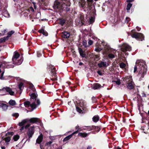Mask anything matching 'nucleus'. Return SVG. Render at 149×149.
Listing matches in <instances>:
<instances>
[{
	"label": "nucleus",
	"instance_id": "nucleus-54",
	"mask_svg": "<svg viewBox=\"0 0 149 149\" xmlns=\"http://www.w3.org/2000/svg\"><path fill=\"white\" fill-rule=\"evenodd\" d=\"M53 142V141H50L49 142H48L47 143V145H49L51 144Z\"/></svg>",
	"mask_w": 149,
	"mask_h": 149
},
{
	"label": "nucleus",
	"instance_id": "nucleus-33",
	"mask_svg": "<svg viewBox=\"0 0 149 149\" xmlns=\"http://www.w3.org/2000/svg\"><path fill=\"white\" fill-rule=\"evenodd\" d=\"M19 136L18 135H14L13 137V139L15 141H17L19 139Z\"/></svg>",
	"mask_w": 149,
	"mask_h": 149
},
{
	"label": "nucleus",
	"instance_id": "nucleus-36",
	"mask_svg": "<svg viewBox=\"0 0 149 149\" xmlns=\"http://www.w3.org/2000/svg\"><path fill=\"white\" fill-rule=\"evenodd\" d=\"M4 140L6 142H9L10 140V136H8L6 137L4 139Z\"/></svg>",
	"mask_w": 149,
	"mask_h": 149
},
{
	"label": "nucleus",
	"instance_id": "nucleus-44",
	"mask_svg": "<svg viewBox=\"0 0 149 149\" xmlns=\"http://www.w3.org/2000/svg\"><path fill=\"white\" fill-rule=\"evenodd\" d=\"M94 127H93V130H95L98 132L100 130V129L98 127L95 126H94Z\"/></svg>",
	"mask_w": 149,
	"mask_h": 149
},
{
	"label": "nucleus",
	"instance_id": "nucleus-26",
	"mask_svg": "<svg viewBox=\"0 0 149 149\" xmlns=\"http://www.w3.org/2000/svg\"><path fill=\"white\" fill-rule=\"evenodd\" d=\"M95 18L94 17H91L89 18V24H91L93 23L94 22Z\"/></svg>",
	"mask_w": 149,
	"mask_h": 149
},
{
	"label": "nucleus",
	"instance_id": "nucleus-3",
	"mask_svg": "<svg viewBox=\"0 0 149 149\" xmlns=\"http://www.w3.org/2000/svg\"><path fill=\"white\" fill-rule=\"evenodd\" d=\"M19 56L20 55L17 52L15 51L14 52L12 58L14 64L18 65L22 63L23 61V59L21 58L19 59H18Z\"/></svg>",
	"mask_w": 149,
	"mask_h": 149
},
{
	"label": "nucleus",
	"instance_id": "nucleus-2",
	"mask_svg": "<svg viewBox=\"0 0 149 149\" xmlns=\"http://www.w3.org/2000/svg\"><path fill=\"white\" fill-rule=\"evenodd\" d=\"M30 91L31 92H33L31 95V102L30 107L32 110L35 109L40 104V100L37 99V96L35 93L36 91L35 88L33 84L30 85Z\"/></svg>",
	"mask_w": 149,
	"mask_h": 149
},
{
	"label": "nucleus",
	"instance_id": "nucleus-31",
	"mask_svg": "<svg viewBox=\"0 0 149 149\" xmlns=\"http://www.w3.org/2000/svg\"><path fill=\"white\" fill-rule=\"evenodd\" d=\"M8 36L5 37L0 39V43H2L8 39Z\"/></svg>",
	"mask_w": 149,
	"mask_h": 149
},
{
	"label": "nucleus",
	"instance_id": "nucleus-51",
	"mask_svg": "<svg viewBox=\"0 0 149 149\" xmlns=\"http://www.w3.org/2000/svg\"><path fill=\"white\" fill-rule=\"evenodd\" d=\"M50 139L52 140H54L55 139V137L54 136H51L50 137Z\"/></svg>",
	"mask_w": 149,
	"mask_h": 149
},
{
	"label": "nucleus",
	"instance_id": "nucleus-60",
	"mask_svg": "<svg viewBox=\"0 0 149 149\" xmlns=\"http://www.w3.org/2000/svg\"><path fill=\"white\" fill-rule=\"evenodd\" d=\"M92 147L91 146H89L88 147L87 149H91Z\"/></svg>",
	"mask_w": 149,
	"mask_h": 149
},
{
	"label": "nucleus",
	"instance_id": "nucleus-23",
	"mask_svg": "<svg viewBox=\"0 0 149 149\" xmlns=\"http://www.w3.org/2000/svg\"><path fill=\"white\" fill-rule=\"evenodd\" d=\"M75 129L76 130V131L74 132L72 134H74L77 133L79 130L80 131H81L82 130L80 128H79V126L78 125L76 126V127H75Z\"/></svg>",
	"mask_w": 149,
	"mask_h": 149
},
{
	"label": "nucleus",
	"instance_id": "nucleus-29",
	"mask_svg": "<svg viewBox=\"0 0 149 149\" xmlns=\"http://www.w3.org/2000/svg\"><path fill=\"white\" fill-rule=\"evenodd\" d=\"M39 32L42 33L44 35L47 36L48 35V33L44 29H41L39 30Z\"/></svg>",
	"mask_w": 149,
	"mask_h": 149
},
{
	"label": "nucleus",
	"instance_id": "nucleus-30",
	"mask_svg": "<svg viewBox=\"0 0 149 149\" xmlns=\"http://www.w3.org/2000/svg\"><path fill=\"white\" fill-rule=\"evenodd\" d=\"M9 104L11 106H14L16 104V102L15 100H10L9 102Z\"/></svg>",
	"mask_w": 149,
	"mask_h": 149
},
{
	"label": "nucleus",
	"instance_id": "nucleus-5",
	"mask_svg": "<svg viewBox=\"0 0 149 149\" xmlns=\"http://www.w3.org/2000/svg\"><path fill=\"white\" fill-rule=\"evenodd\" d=\"M1 93H4L3 95H5L7 94H8L11 95H14L15 94V92L12 90L10 88L6 86L3 88L1 90Z\"/></svg>",
	"mask_w": 149,
	"mask_h": 149
},
{
	"label": "nucleus",
	"instance_id": "nucleus-40",
	"mask_svg": "<svg viewBox=\"0 0 149 149\" xmlns=\"http://www.w3.org/2000/svg\"><path fill=\"white\" fill-rule=\"evenodd\" d=\"M108 56L110 58H112L115 57L114 55L112 54H108Z\"/></svg>",
	"mask_w": 149,
	"mask_h": 149
},
{
	"label": "nucleus",
	"instance_id": "nucleus-10",
	"mask_svg": "<svg viewBox=\"0 0 149 149\" xmlns=\"http://www.w3.org/2000/svg\"><path fill=\"white\" fill-rule=\"evenodd\" d=\"M121 50L123 52H125L126 51H130L131 50V48L127 44H125L123 45L121 48Z\"/></svg>",
	"mask_w": 149,
	"mask_h": 149
},
{
	"label": "nucleus",
	"instance_id": "nucleus-55",
	"mask_svg": "<svg viewBox=\"0 0 149 149\" xmlns=\"http://www.w3.org/2000/svg\"><path fill=\"white\" fill-rule=\"evenodd\" d=\"M97 0H94V1H97ZM94 1V0H87V1H88V2H89V3H92L93 1Z\"/></svg>",
	"mask_w": 149,
	"mask_h": 149
},
{
	"label": "nucleus",
	"instance_id": "nucleus-9",
	"mask_svg": "<svg viewBox=\"0 0 149 149\" xmlns=\"http://www.w3.org/2000/svg\"><path fill=\"white\" fill-rule=\"evenodd\" d=\"M47 68L48 69H49L50 70H51V72H52V74H52L53 76H52V77H53L54 76V77L52 78L51 79L52 80H56L57 79V77L55 74V70L54 68V67L52 65H48Z\"/></svg>",
	"mask_w": 149,
	"mask_h": 149
},
{
	"label": "nucleus",
	"instance_id": "nucleus-6",
	"mask_svg": "<svg viewBox=\"0 0 149 149\" xmlns=\"http://www.w3.org/2000/svg\"><path fill=\"white\" fill-rule=\"evenodd\" d=\"M127 83V87L129 89H132L134 87V84L132 81L131 77L130 76L127 77L126 79Z\"/></svg>",
	"mask_w": 149,
	"mask_h": 149
},
{
	"label": "nucleus",
	"instance_id": "nucleus-25",
	"mask_svg": "<svg viewBox=\"0 0 149 149\" xmlns=\"http://www.w3.org/2000/svg\"><path fill=\"white\" fill-rule=\"evenodd\" d=\"M88 135V134L85 132H84L83 133L79 132L78 133V135L82 137H86Z\"/></svg>",
	"mask_w": 149,
	"mask_h": 149
},
{
	"label": "nucleus",
	"instance_id": "nucleus-22",
	"mask_svg": "<svg viewBox=\"0 0 149 149\" xmlns=\"http://www.w3.org/2000/svg\"><path fill=\"white\" fill-rule=\"evenodd\" d=\"M5 65L6 67L8 68H13L14 66L10 62L6 63L5 64Z\"/></svg>",
	"mask_w": 149,
	"mask_h": 149
},
{
	"label": "nucleus",
	"instance_id": "nucleus-34",
	"mask_svg": "<svg viewBox=\"0 0 149 149\" xmlns=\"http://www.w3.org/2000/svg\"><path fill=\"white\" fill-rule=\"evenodd\" d=\"M24 104L25 106L27 107L29 106H30L31 102H29V101H26L24 102Z\"/></svg>",
	"mask_w": 149,
	"mask_h": 149
},
{
	"label": "nucleus",
	"instance_id": "nucleus-38",
	"mask_svg": "<svg viewBox=\"0 0 149 149\" xmlns=\"http://www.w3.org/2000/svg\"><path fill=\"white\" fill-rule=\"evenodd\" d=\"M132 6V4L130 3H128L126 9L127 10H129Z\"/></svg>",
	"mask_w": 149,
	"mask_h": 149
},
{
	"label": "nucleus",
	"instance_id": "nucleus-18",
	"mask_svg": "<svg viewBox=\"0 0 149 149\" xmlns=\"http://www.w3.org/2000/svg\"><path fill=\"white\" fill-rule=\"evenodd\" d=\"M97 40V38L95 37H92L91 38L89 39L88 41V46L92 45L93 42V40Z\"/></svg>",
	"mask_w": 149,
	"mask_h": 149
},
{
	"label": "nucleus",
	"instance_id": "nucleus-24",
	"mask_svg": "<svg viewBox=\"0 0 149 149\" xmlns=\"http://www.w3.org/2000/svg\"><path fill=\"white\" fill-rule=\"evenodd\" d=\"M94 122H97L99 119V117L98 116H95L92 118Z\"/></svg>",
	"mask_w": 149,
	"mask_h": 149
},
{
	"label": "nucleus",
	"instance_id": "nucleus-53",
	"mask_svg": "<svg viewBox=\"0 0 149 149\" xmlns=\"http://www.w3.org/2000/svg\"><path fill=\"white\" fill-rule=\"evenodd\" d=\"M30 125V124H28L26 125L25 126V128L26 129L27 128L29 127Z\"/></svg>",
	"mask_w": 149,
	"mask_h": 149
},
{
	"label": "nucleus",
	"instance_id": "nucleus-48",
	"mask_svg": "<svg viewBox=\"0 0 149 149\" xmlns=\"http://www.w3.org/2000/svg\"><path fill=\"white\" fill-rule=\"evenodd\" d=\"M130 18L128 17H127L126 18V22H128L130 21Z\"/></svg>",
	"mask_w": 149,
	"mask_h": 149
},
{
	"label": "nucleus",
	"instance_id": "nucleus-47",
	"mask_svg": "<svg viewBox=\"0 0 149 149\" xmlns=\"http://www.w3.org/2000/svg\"><path fill=\"white\" fill-rule=\"evenodd\" d=\"M14 133L13 132H8L7 134H6V135L7 136V135H10L11 136H12V135H13Z\"/></svg>",
	"mask_w": 149,
	"mask_h": 149
},
{
	"label": "nucleus",
	"instance_id": "nucleus-35",
	"mask_svg": "<svg viewBox=\"0 0 149 149\" xmlns=\"http://www.w3.org/2000/svg\"><path fill=\"white\" fill-rule=\"evenodd\" d=\"M3 16L6 17H10V15L7 11H5L3 13Z\"/></svg>",
	"mask_w": 149,
	"mask_h": 149
},
{
	"label": "nucleus",
	"instance_id": "nucleus-46",
	"mask_svg": "<svg viewBox=\"0 0 149 149\" xmlns=\"http://www.w3.org/2000/svg\"><path fill=\"white\" fill-rule=\"evenodd\" d=\"M83 45L85 47H88V45H87V42L86 41H83Z\"/></svg>",
	"mask_w": 149,
	"mask_h": 149
},
{
	"label": "nucleus",
	"instance_id": "nucleus-59",
	"mask_svg": "<svg viewBox=\"0 0 149 149\" xmlns=\"http://www.w3.org/2000/svg\"><path fill=\"white\" fill-rule=\"evenodd\" d=\"M40 13H38L37 14V15H38V16H39V17H37V18H39V17L40 16Z\"/></svg>",
	"mask_w": 149,
	"mask_h": 149
},
{
	"label": "nucleus",
	"instance_id": "nucleus-37",
	"mask_svg": "<svg viewBox=\"0 0 149 149\" xmlns=\"http://www.w3.org/2000/svg\"><path fill=\"white\" fill-rule=\"evenodd\" d=\"M18 86H19V88L20 90H21L22 89V88H23L24 87L23 84L22 82L20 83L19 84Z\"/></svg>",
	"mask_w": 149,
	"mask_h": 149
},
{
	"label": "nucleus",
	"instance_id": "nucleus-13",
	"mask_svg": "<svg viewBox=\"0 0 149 149\" xmlns=\"http://www.w3.org/2000/svg\"><path fill=\"white\" fill-rule=\"evenodd\" d=\"M98 65L100 68L102 67H107L108 66V64L106 62L101 61L100 63L98 64Z\"/></svg>",
	"mask_w": 149,
	"mask_h": 149
},
{
	"label": "nucleus",
	"instance_id": "nucleus-43",
	"mask_svg": "<svg viewBox=\"0 0 149 149\" xmlns=\"http://www.w3.org/2000/svg\"><path fill=\"white\" fill-rule=\"evenodd\" d=\"M102 49V48L99 47H97L95 49V50L96 52H98L101 51Z\"/></svg>",
	"mask_w": 149,
	"mask_h": 149
},
{
	"label": "nucleus",
	"instance_id": "nucleus-21",
	"mask_svg": "<svg viewBox=\"0 0 149 149\" xmlns=\"http://www.w3.org/2000/svg\"><path fill=\"white\" fill-rule=\"evenodd\" d=\"M79 52L80 55L83 57H85L86 54L84 53V52L81 48H79Z\"/></svg>",
	"mask_w": 149,
	"mask_h": 149
},
{
	"label": "nucleus",
	"instance_id": "nucleus-7",
	"mask_svg": "<svg viewBox=\"0 0 149 149\" xmlns=\"http://www.w3.org/2000/svg\"><path fill=\"white\" fill-rule=\"evenodd\" d=\"M35 126H32L30 127L28 129L27 134L29 139L31 138L35 132Z\"/></svg>",
	"mask_w": 149,
	"mask_h": 149
},
{
	"label": "nucleus",
	"instance_id": "nucleus-39",
	"mask_svg": "<svg viewBox=\"0 0 149 149\" xmlns=\"http://www.w3.org/2000/svg\"><path fill=\"white\" fill-rule=\"evenodd\" d=\"M65 22V19H61L59 22V23L62 26H63Z\"/></svg>",
	"mask_w": 149,
	"mask_h": 149
},
{
	"label": "nucleus",
	"instance_id": "nucleus-58",
	"mask_svg": "<svg viewBox=\"0 0 149 149\" xmlns=\"http://www.w3.org/2000/svg\"><path fill=\"white\" fill-rule=\"evenodd\" d=\"M98 74L100 75H102V74L101 71H97Z\"/></svg>",
	"mask_w": 149,
	"mask_h": 149
},
{
	"label": "nucleus",
	"instance_id": "nucleus-16",
	"mask_svg": "<svg viewBox=\"0 0 149 149\" xmlns=\"http://www.w3.org/2000/svg\"><path fill=\"white\" fill-rule=\"evenodd\" d=\"M79 3V6L80 7L84 8L86 7V2L84 0H81Z\"/></svg>",
	"mask_w": 149,
	"mask_h": 149
},
{
	"label": "nucleus",
	"instance_id": "nucleus-15",
	"mask_svg": "<svg viewBox=\"0 0 149 149\" xmlns=\"http://www.w3.org/2000/svg\"><path fill=\"white\" fill-rule=\"evenodd\" d=\"M29 121L32 123H36L38 122V118H32L30 119L28 118V122Z\"/></svg>",
	"mask_w": 149,
	"mask_h": 149
},
{
	"label": "nucleus",
	"instance_id": "nucleus-27",
	"mask_svg": "<svg viewBox=\"0 0 149 149\" xmlns=\"http://www.w3.org/2000/svg\"><path fill=\"white\" fill-rule=\"evenodd\" d=\"M74 134H72V133L70 135H69L66 137H65L63 140V141H68L69 139H70L71 137H72L73 135Z\"/></svg>",
	"mask_w": 149,
	"mask_h": 149
},
{
	"label": "nucleus",
	"instance_id": "nucleus-61",
	"mask_svg": "<svg viewBox=\"0 0 149 149\" xmlns=\"http://www.w3.org/2000/svg\"><path fill=\"white\" fill-rule=\"evenodd\" d=\"M6 30H4L3 31H2V33H5L6 32Z\"/></svg>",
	"mask_w": 149,
	"mask_h": 149
},
{
	"label": "nucleus",
	"instance_id": "nucleus-45",
	"mask_svg": "<svg viewBox=\"0 0 149 149\" xmlns=\"http://www.w3.org/2000/svg\"><path fill=\"white\" fill-rule=\"evenodd\" d=\"M12 116L14 117H15L17 118L19 116V114L17 113H13L12 115Z\"/></svg>",
	"mask_w": 149,
	"mask_h": 149
},
{
	"label": "nucleus",
	"instance_id": "nucleus-52",
	"mask_svg": "<svg viewBox=\"0 0 149 149\" xmlns=\"http://www.w3.org/2000/svg\"><path fill=\"white\" fill-rule=\"evenodd\" d=\"M37 54V56L38 57H40L42 55L39 52H38Z\"/></svg>",
	"mask_w": 149,
	"mask_h": 149
},
{
	"label": "nucleus",
	"instance_id": "nucleus-41",
	"mask_svg": "<svg viewBox=\"0 0 149 149\" xmlns=\"http://www.w3.org/2000/svg\"><path fill=\"white\" fill-rule=\"evenodd\" d=\"M125 66H126V65H125V64L123 63H120V68H124L125 67Z\"/></svg>",
	"mask_w": 149,
	"mask_h": 149
},
{
	"label": "nucleus",
	"instance_id": "nucleus-8",
	"mask_svg": "<svg viewBox=\"0 0 149 149\" xmlns=\"http://www.w3.org/2000/svg\"><path fill=\"white\" fill-rule=\"evenodd\" d=\"M65 6V4L64 3L63 4H61V3L57 1H56L54 2L53 8L54 9H58L59 10H62V9L64 8L63 7Z\"/></svg>",
	"mask_w": 149,
	"mask_h": 149
},
{
	"label": "nucleus",
	"instance_id": "nucleus-62",
	"mask_svg": "<svg viewBox=\"0 0 149 149\" xmlns=\"http://www.w3.org/2000/svg\"><path fill=\"white\" fill-rule=\"evenodd\" d=\"M136 28L137 29L138 31H139L141 30V28H139L138 27H137Z\"/></svg>",
	"mask_w": 149,
	"mask_h": 149
},
{
	"label": "nucleus",
	"instance_id": "nucleus-42",
	"mask_svg": "<svg viewBox=\"0 0 149 149\" xmlns=\"http://www.w3.org/2000/svg\"><path fill=\"white\" fill-rule=\"evenodd\" d=\"M14 33V31H11L9 32L8 33V36L9 37L11 36L12 34H13Z\"/></svg>",
	"mask_w": 149,
	"mask_h": 149
},
{
	"label": "nucleus",
	"instance_id": "nucleus-64",
	"mask_svg": "<svg viewBox=\"0 0 149 149\" xmlns=\"http://www.w3.org/2000/svg\"><path fill=\"white\" fill-rule=\"evenodd\" d=\"M134 0H128L127 1L129 2H131L132 1H133Z\"/></svg>",
	"mask_w": 149,
	"mask_h": 149
},
{
	"label": "nucleus",
	"instance_id": "nucleus-49",
	"mask_svg": "<svg viewBox=\"0 0 149 149\" xmlns=\"http://www.w3.org/2000/svg\"><path fill=\"white\" fill-rule=\"evenodd\" d=\"M116 84L118 85H119L120 84V80H117V81H115Z\"/></svg>",
	"mask_w": 149,
	"mask_h": 149
},
{
	"label": "nucleus",
	"instance_id": "nucleus-12",
	"mask_svg": "<svg viewBox=\"0 0 149 149\" xmlns=\"http://www.w3.org/2000/svg\"><path fill=\"white\" fill-rule=\"evenodd\" d=\"M65 4V6H64L63 7H64L63 9H62V10H66L67 11H69L70 10V8L69 7L70 6V1H68L67 3Z\"/></svg>",
	"mask_w": 149,
	"mask_h": 149
},
{
	"label": "nucleus",
	"instance_id": "nucleus-11",
	"mask_svg": "<svg viewBox=\"0 0 149 149\" xmlns=\"http://www.w3.org/2000/svg\"><path fill=\"white\" fill-rule=\"evenodd\" d=\"M79 106H80L83 110H86V105L85 101L83 100H80L79 103Z\"/></svg>",
	"mask_w": 149,
	"mask_h": 149
},
{
	"label": "nucleus",
	"instance_id": "nucleus-14",
	"mask_svg": "<svg viewBox=\"0 0 149 149\" xmlns=\"http://www.w3.org/2000/svg\"><path fill=\"white\" fill-rule=\"evenodd\" d=\"M93 125L90 126H84L82 127L83 130L90 131L93 130Z\"/></svg>",
	"mask_w": 149,
	"mask_h": 149
},
{
	"label": "nucleus",
	"instance_id": "nucleus-17",
	"mask_svg": "<svg viewBox=\"0 0 149 149\" xmlns=\"http://www.w3.org/2000/svg\"><path fill=\"white\" fill-rule=\"evenodd\" d=\"M70 36V33L67 31H65L62 33V36L65 38H68Z\"/></svg>",
	"mask_w": 149,
	"mask_h": 149
},
{
	"label": "nucleus",
	"instance_id": "nucleus-57",
	"mask_svg": "<svg viewBox=\"0 0 149 149\" xmlns=\"http://www.w3.org/2000/svg\"><path fill=\"white\" fill-rule=\"evenodd\" d=\"M33 5L34 6V7L35 9H36L37 8V7L36 5V3L34 2L33 3Z\"/></svg>",
	"mask_w": 149,
	"mask_h": 149
},
{
	"label": "nucleus",
	"instance_id": "nucleus-32",
	"mask_svg": "<svg viewBox=\"0 0 149 149\" xmlns=\"http://www.w3.org/2000/svg\"><path fill=\"white\" fill-rule=\"evenodd\" d=\"M82 108H80L79 107H77L76 108V110L77 111L80 113H83V110L81 109Z\"/></svg>",
	"mask_w": 149,
	"mask_h": 149
},
{
	"label": "nucleus",
	"instance_id": "nucleus-28",
	"mask_svg": "<svg viewBox=\"0 0 149 149\" xmlns=\"http://www.w3.org/2000/svg\"><path fill=\"white\" fill-rule=\"evenodd\" d=\"M42 136H39L36 140V143H40L42 141Z\"/></svg>",
	"mask_w": 149,
	"mask_h": 149
},
{
	"label": "nucleus",
	"instance_id": "nucleus-20",
	"mask_svg": "<svg viewBox=\"0 0 149 149\" xmlns=\"http://www.w3.org/2000/svg\"><path fill=\"white\" fill-rule=\"evenodd\" d=\"M100 87L101 85L97 83L94 84L92 86V88L94 89H98L100 88Z\"/></svg>",
	"mask_w": 149,
	"mask_h": 149
},
{
	"label": "nucleus",
	"instance_id": "nucleus-4",
	"mask_svg": "<svg viewBox=\"0 0 149 149\" xmlns=\"http://www.w3.org/2000/svg\"><path fill=\"white\" fill-rule=\"evenodd\" d=\"M130 34L132 37L134 38L139 40L142 41L144 39L143 35L141 33L134 32L132 31Z\"/></svg>",
	"mask_w": 149,
	"mask_h": 149
},
{
	"label": "nucleus",
	"instance_id": "nucleus-56",
	"mask_svg": "<svg viewBox=\"0 0 149 149\" xmlns=\"http://www.w3.org/2000/svg\"><path fill=\"white\" fill-rule=\"evenodd\" d=\"M25 128V127L24 126H22L21 128L20 129V130L21 131H22Z\"/></svg>",
	"mask_w": 149,
	"mask_h": 149
},
{
	"label": "nucleus",
	"instance_id": "nucleus-50",
	"mask_svg": "<svg viewBox=\"0 0 149 149\" xmlns=\"http://www.w3.org/2000/svg\"><path fill=\"white\" fill-rule=\"evenodd\" d=\"M29 11H32V12H34V10L33 9V8L32 7H30V8L29 9Z\"/></svg>",
	"mask_w": 149,
	"mask_h": 149
},
{
	"label": "nucleus",
	"instance_id": "nucleus-19",
	"mask_svg": "<svg viewBox=\"0 0 149 149\" xmlns=\"http://www.w3.org/2000/svg\"><path fill=\"white\" fill-rule=\"evenodd\" d=\"M28 118L23 120L20 122L19 123V126H22L28 122Z\"/></svg>",
	"mask_w": 149,
	"mask_h": 149
},
{
	"label": "nucleus",
	"instance_id": "nucleus-1",
	"mask_svg": "<svg viewBox=\"0 0 149 149\" xmlns=\"http://www.w3.org/2000/svg\"><path fill=\"white\" fill-rule=\"evenodd\" d=\"M136 64L134 68V72L135 73L137 70L138 72V76L141 79L146 74L147 71L146 64L144 61L141 60H137Z\"/></svg>",
	"mask_w": 149,
	"mask_h": 149
},
{
	"label": "nucleus",
	"instance_id": "nucleus-63",
	"mask_svg": "<svg viewBox=\"0 0 149 149\" xmlns=\"http://www.w3.org/2000/svg\"><path fill=\"white\" fill-rule=\"evenodd\" d=\"M142 96L143 97H145L146 96V94L144 93H143L142 94Z\"/></svg>",
	"mask_w": 149,
	"mask_h": 149
}]
</instances>
